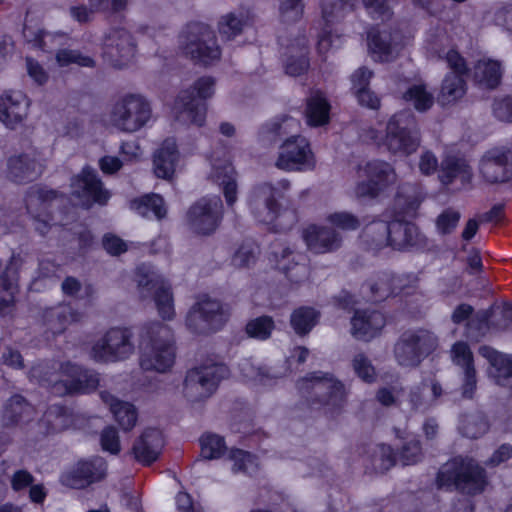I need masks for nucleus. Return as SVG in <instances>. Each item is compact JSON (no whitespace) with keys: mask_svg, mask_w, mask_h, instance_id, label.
<instances>
[{"mask_svg":"<svg viewBox=\"0 0 512 512\" xmlns=\"http://www.w3.org/2000/svg\"><path fill=\"white\" fill-rule=\"evenodd\" d=\"M437 489L474 497L489 485L486 469L474 458L457 455L443 464L435 477Z\"/></svg>","mask_w":512,"mask_h":512,"instance_id":"1","label":"nucleus"},{"mask_svg":"<svg viewBox=\"0 0 512 512\" xmlns=\"http://www.w3.org/2000/svg\"><path fill=\"white\" fill-rule=\"evenodd\" d=\"M362 237L367 248L374 252L388 246L398 251H423L428 247V239L419 227L400 218L388 223L374 222L364 229Z\"/></svg>","mask_w":512,"mask_h":512,"instance_id":"2","label":"nucleus"},{"mask_svg":"<svg viewBox=\"0 0 512 512\" xmlns=\"http://www.w3.org/2000/svg\"><path fill=\"white\" fill-rule=\"evenodd\" d=\"M296 386L305 399L304 404L310 410L323 411L331 418L342 412L346 402L345 388L333 374L322 371L310 372L300 378Z\"/></svg>","mask_w":512,"mask_h":512,"instance_id":"3","label":"nucleus"},{"mask_svg":"<svg viewBox=\"0 0 512 512\" xmlns=\"http://www.w3.org/2000/svg\"><path fill=\"white\" fill-rule=\"evenodd\" d=\"M145 343L140 356V367L145 371L165 373L176 359V346L172 330L161 322H152L145 326Z\"/></svg>","mask_w":512,"mask_h":512,"instance_id":"4","label":"nucleus"},{"mask_svg":"<svg viewBox=\"0 0 512 512\" xmlns=\"http://www.w3.org/2000/svg\"><path fill=\"white\" fill-rule=\"evenodd\" d=\"M279 190L271 183L263 182L255 185L249 198V207L254 218L275 233L289 230L294 221L295 215L292 212L283 210L277 200Z\"/></svg>","mask_w":512,"mask_h":512,"instance_id":"5","label":"nucleus"},{"mask_svg":"<svg viewBox=\"0 0 512 512\" xmlns=\"http://www.w3.org/2000/svg\"><path fill=\"white\" fill-rule=\"evenodd\" d=\"M179 44L184 55L195 64L208 67L221 58L215 31L203 22H188L179 34Z\"/></svg>","mask_w":512,"mask_h":512,"instance_id":"6","label":"nucleus"},{"mask_svg":"<svg viewBox=\"0 0 512 512\" xmlns=\"http://www.w3.org/2000/svg\"><path fill=\"white\" fill-rule=\"evenodd\" d=\"M216 81L212 76H201L192 86L181 90L175 98L174 106L179 113H185L191 123L202 127L206 122L207 100L215 93Z\"/></svg>","mask_w":512,"mask_h":512,"instance_id":"7","label":"nucleus"},{"mask_svg":"<svg viewBox=\"0 0 512 512\" xmlns=\"http://www.w3.org/2000/svg\"><path fill=\"white\" fill-rule=\"evenodd\" d=\"M437 338L427 330H407L394 345V357L402 367L415 368L437 347Z\"/></svg>","mask_w":512,"mask_h":512,"instance_id":"8","label":"nucleus"},{"mask_svg":"<svg viewBox=\"0 0 512 512\" xmlns=\"http://www.w3.org/2000/svg\"><path fill=\"white\" fill-rule=\"evenodd\" d=\"M416 126L414 114L402 110L393 114L386 125L384 145L393 154L410 155L419 147V139L413 134Z\"/></svg>","mask_w":512,"mask_h":512,"instance_id":"9","label":"nucleus"},{"mask_svg":"<svg viewBox=\"0 0 512 512\" xmlns=\"http://www.w3.org/2000/svg\"><path fill=\"white\" fill-rule=\"evenodd\" d=\"M229 373L228 366L222 363L191 368L184 378V392L189 397H192L195 392L194 401L205 400L216 392L220 382L227 378Z\"/></svg>","mask_w":512,"mask_h":512,"instance_id":"10","label":"nucleus"},{"mask_svg":"<svg viewBox=\"0 0 512 512\" xmlns=\"http://www.w3.org/2000/svg\"><path fill=\"white\" fill-rule=\"evenodd\" d=\"M228 320L222 303L206 297L195 303L185 319L187 329L196 335H209L220 331Z\"/></svg>","mask_w":512,"mask_h":512,"instance_id":"11","label":"nucleus"},{"mask_svg":"<svg viewBox=\"0 0 512 512\" xmlns=\"http://www.w3.org/2000/svg\"><path fill=\"white\" fill-rule=\"evenodd\" d=\"M135 276L140 290L153 295L159 316L163 320H172L175 316V309L171 287L151 266L145 263L136 267Z\"/></svg>","mask_w":512,"mask_h":512,"instance_id":"12","label":"nucleus"},{"mask_svg":"<svg viewBox=\"0 0 512 512\" xmlns=\"http://www.w3.org/2000/svg\"><path fill=\"white\" fill-rule=\"evenodd\" d=\"M151 114V106L143 96L127 94L114 104L111 117L117 128L131 133L144 127Z\"/></svg>","mask_w":512,"mask_h":512,"instance_id":"13","label":"nucleus"},{"mask_svg":"<svg viewBox=\"0 0 512 512\" xmlns=\"http://www.w3.org/2000/svg\"><path fill=\"white\" fill-rule=\"evenodd\" d=\"M357 0H322L321 12L324 27L317 41L319 54H326L331 48H339L343 44V34L332 29L334 23L343 20L347 13L352 12Z\"/></svg>","mask_w":512,"mask_h":512,"instance_id":"14","label":"nucleus"},{"mask_svg":"<svg viewBox=\"0 0 512 512\" xmlns=\"http://www.w3.org/2000/svg\"><path fill=\"white\" fill-rule=\"evenodd\" d=\"M107 475V460L99 455H92L76 461L70 470L62 474L61 481L69 488L82 490L102 482Z\"/></svg>","mask_w":512,"mask_h":512,"instance_id":"15","label":"nucleus"},{"mask_svg":"<svg viewBox=\"0 0 512 512\" xmlns=\"http://www.w3.org/2000/svg\"><path fill=\"white\" fill-rule=\"evenodd\" d=\"M365 179L357 182L355 195L358 199H376L394 182V168L383 160H370L363 169Z\"/></svg>","mask_w":512,"mask_h":512,"instance_id":"16","label":"nucleus"},{"mask_svg":"<svg viewBox=\"0 0 512 512\" xmlns=\"http://www.w3.org/2000/svg\"><path fill=\"white\" fill-rule=\"evenodd\" d=\"M223 218V204L219 196H204L190 206L187 220L191 229L199 235L216 231Z\"/></svg>","mask_w":512,"mask_h":512,"instance_id":"17","label":"nucleus"},{"mask_svg":"<svg viewBox=\"0 0 512 512\" xmlns=\"http://www.w3.org/2000/svg\"><path fill=\"white\" fill-rule=\"evenodd\" d=\"M71 188L72 195L86 208L95 204L104 206L111 198V193L104 187L97 172L88 166L72 178Z\"/></svg>","mask_w":512,"mask_h":512,"instance_id":"18","label":"nucleus"},{"mask_svg":"<svg viewBox=\"0 0 512 512\" xmlns=\"http://www.w3.org/2000/svg\"><path fill=\"white\" fill-rule=\"evenodd\" d=\"M128 329L111 328L91 348V356L97 362H110L127 358L133 351Z\"/></svg>","mask_w":512,"mask_h":512,"instance_id":"19","label":"nucleus"},{"mask_svg":"<svg viewBox=\"0 0 512 512\" xmlns=\"http://www.w3.org/2000/svg\"><path fill=\"white\" fill-rule=\"evenodd\" d=\"M313 160L308 140L297 134L286 138L276 160V166L285 171L302 170Z\"/></svg>","mask_w":512,"mask_h":512,"instance_id":"20","label":"nucleus"},{"mask_svg":"<svg viewBox=\"0 0 512 512\" xmlns=\"http://www.w3.org/2000/svg\"><path fill=\"white\" fill-rule=\"evenodd\" d=\"M366 34L369 52L381 60L387 59L395 48L404 44L403 32L396 23L387 28H381L379 24L371 25Z\"/></svg>","mask_w":512,"mask_h":512,"instance_id":"21","label":"nucleus"},{"mask_svg":"<svg viewBox=\"0 0 512 512\" xmlns=\"http://www.w3.org/2000/svg\"><path fill=\"white\" fill-rule=\"evenodd\" d=\"M137 45L133 35L124 28H113L105 39L104 54L112 65L123 68L134 58Z\"/></svg>","mask_w":512,"mask_h":512,"instance_id":"22","label":"nucleus"},{"mask_svg":"<svg viewBox=\"0 0 512 512\" xmlns=\"http://www.w3.org/2000/svg\"><path fill=\"white\" fill-rule=\"evenodd\" d=\"M62 373L68 379L61 381L65 394H90L97 390L100 378L94 370L67 361L61 365Z\"/></svg>","mask_w":512,"mask_h":512,"instance_id":"23","label":"nucleus"},{"mask_svg":"<svg viewBox=\"0 0 512 512\" xmlns=\"http://www.w3.org/2000/svg\"><path fill=\"white\" fill-rule=\"evenodd\" d=\"M351 334L360 341L369 342L381 334L386 326L385 315L374 309H355L350 320Z\"/></svg>","mask_w":512,"mask_h":512,"instance_id":"24","label":"nucleus"},{"mask_svg":"<svg viewBox=\"0 0 512 512\" xmlns=\"http://www.w3.org/2000/svg\"><path fill=\"white\" fill-rule=\"evenodd\" d=\"M164 447V438L160 430L148 427L134 441L132 454L142 466L149 467L156 462Z\"/></svg>","mask_w":512,"mask_h":512,"instance_id":"25","label":"nucleus"},{"mask_svg":"<svg viewBox=\"0 0 512 512\" xmlns=\"http://www.w3.org/2000/svg\"><path fill=\"white\" fill-rule=\"evenodd\" d=\"M30 100L21 91H8L0 97V121L10 129L22 124L28 114Z\"/></svg>","mask_w":512,"mask_h":512,"instance_id":"26","label":"nucleus"},{"mask_svg":"<svg viewBox=\"0 0 512 512\" xmlns=\"http://www.w3.org/2000/svg\"><path fill=\"white\" fill-rule=\"evenodd\" d=\"M302 237L308 250L316 254L336 251L342 244V238L338 232L316 224L308 225L303 230Z\"/></svg>","mask_w":512,"mask_h":512,"instance_id":"27","label":"nucleus"},{"mask_svg":"<svg viewBox=\"0 0 512 512\" xmlns=\"http://www.w3.org/2000/svg\"><path fill=\"white\" fill-rule=\"evenodd\" d=\"M38 166L36 159L25 153L11 156L7 160V177L17 184L32 182L42 173Z\"/></svg>","mask_w":512,"mask_h":512,"instance_id":"28","label":"nucleus"},{"mask_svg":"<svg viewBox=\"0 0 512 512\" xmlns=\"http://www.w3.org/2000/svg\"><path fill=\"white\" fill-rule=\"evenodd\" d=\"M80 318L81 314L68 305L47 308L42 315L46 332L54 337L64 333L69 324L78 322Z\"/></svg>","mask_w":512,"mask_h":512,"instance_id":"29","label":"nucleus"},{"mask_svg":"<svg viewBox=\"0 0 512 512\" xmlns=\"http://www.w3.org/2000/svg\"><path fill=\"white\" fill-rule=\"evenodd\" d=\"M19 270L11 265L6 266L0 274V316L11 314L16 305L19 293Z\"/></svg>","mask_w":512,"mask_h":512,"instance_id":"30","label":"nucleus"},{"mask_svg":"<svg viewBox=\"0 0 512 512\" xmlns=\"http://www.w3.org/2000/svg\"><path fill=\"white\" fill-rule=\"evenodd\" d=\"M292 255L293 251L289 247H285L280 255L277 252H272L269 256V261L274 263V269L281 272L287 280L291 283L299 284L307 275V267L305 264L295 261L294 258L291 259Z\"/></svg>","mask_w":512,"mask_h":512,"instance_id":"31","label":"nucleus"},{"mask_svg":"<svg viewBox=\"0 0 512 512\" xmlns=\"http://www.w3.org/2000/svg\"><path fill=\"white\" fill-rule=\"evenodd\" d=\"M331 104L321 90L314 91L305 106L306 123L310 127H322L330 122Z\"/></svg>","mask_w":512,"mask_h":512,"instance_id":"32","label":"nucleus"},{"mask_svg":"<svg viewBox=\"0 0 512 512\" xmlns=\"http://www.w3.org/2000/svg\"><path fill=\"white\" fill-rule=\"evenodd\" d=\"M32 406L26 398L20 394L12 395L4 404L2 412V424L10 428L19 423L31 420Z\"/></svg>","mask_w":512,"mask_h":512,"instance_id":"33","label":"nucleus"},{"mask_svg":"<svg viewBox=\"0 0 512 512\" xmlns=\"http://www.w3.org/2000/svg\"><path fill=\"white\" fill-rule=\"evenodd\" d=\"M458 177L463 180H470L472 177V170L470 165L464 158L455 155L445 156L439 166L438 178L439 181L448 186L452 184Z\"/></svg>","mask_w":512,"mask_h":512,"instance_id":"34","label":"nucleus"},{"mask_svg":"<svg viewBox=\"0 0 512 512\" xmlns=\"http://www.w3.org/2000/svg\"><path fill=\"white\" fill-rule=\"evenodd\" d=\"M423 201L420 192L412 186H401L394 199L396 218H415Z\"/></svg>","mask_w":512,"mask_h":512,"instance_id":"35","label":"nucleus"},{"mask_svg":"<svg viewBox=\"0 0 512 512\" xmlns=\"http://www.w3.org/2000/svg\"><path fill=\"white\" fill-rule=\"evenodd\" d=\"M475 83L486 89H496L502 79L501 63L494 59H480L474 65Z\"/></svg>","mask_w":512,"mask_h":512,"instance_id":"36","label":"nucleus"},{"mask_svg":"<svg viewBox=\"0 0 512 512\" xmlns=\"http://www.w3.org/2000/svg\"><path fill=\"white\" fill-rule=\"evenodd\" d=\"M179 158V152L175 144L163 145L154 154L153 166L156 177L171 179Z\"/></svg>","mask_w":512,"mask_h":512,"instance_id":"37","label":"nucleus"},{"mask_svg":"<svg viewBox=\"0 0 512 512\" xmlns=\"http://www.w3.org/2000/svg\"><path fill=\"white\" fill-rule=\"evenodd\" d=\"M72 417L71 408L65 404L55 403L47 407L42 421L45 422L48 433H58L71 426Z\"/></svg>","mask_w":512,"mask_h":512,"instance_id":"38","label":"nucleus"},{"mask_svg":"<svg viewBox=\"0 0 512 512\" xmlns=\"http://www.w3.org/2000/svg\"><path fill=\"white\" fill-rule=\"evenodd\" d=\"M129 207L140 216L146 217L153 214L159 220L167 214L164 198L156 193H149L132 199Z\"/></svg>","mask_w":512,"mask_h":512,"instance_id":"39","label":"nucleus"},{"mask_svg":"<svg viewBox=\"0 0 512 512\" xmlns=\"http://www.w3.org/2000/svg\"><path fill=\"white\" fill-rule=\"evenodd\" d=\"M320 311L311 306H300L290 316V324L298 336H306L318 324Z\"/></svg>","mask_w":512,"mask_h":512,"instance_id":"40","label":"nucleus"},{"mask_svg":"<svg viewBox=\"0 0 512 512\" xmlns=\"http://www.w3.org/2000/svg\"><path fill=\"white\" fill-rule=\"evenodd\" d=\"M467 75L447 73L441 85L439 101L442 105L450 104L460 99L466 92Z\"/></svg>","mask_w":512,"mask_h":512,"instance_id":"41","label":"nucleus"},{"mask_svg":"<svg viewBox=\"0 0 512 512\" xmlns=\"http://www.w3.org/2000/svg\"><path fill=\"white\" fill-rule=\"evenodd\" d=\"M402 99L411 103L418 112H426L434 105V96L427 91L425 84H413L403 93Z\"/></svg>","mask_w":512,"mask_h":512,"instance_id":"42","label":"nucleus"},{"mask_svg":"<svg viewBox=\"0 0 512 512\" xmlns=\"http://www.w3.org/2000/svg\"><path fill=\"white\" fill-rule=\"evenodd\" d=\"M199 443L201 456L207 460L220 459L228 450L225 438L212 432L202 434Z\"/></svg>","mask_w":512,"mask_h":512,"instance_id":"43","label":"nucleus"},{"mask_svg":"<svg viewBox=\"0 0 512 512\" xmlns=\"http://www.w3.org/2000/svg\"><path fill=\"white\" fill-rule=\"evenodd\" d=\"M229 459L233 462V471L252 476L259 470L258 457L246 450L240 448H231L228 454Z\"/></svg>","mask_w":512,"mask_h":512,"instance_id":"44","label":"nucleus"},{"mask_svg":"<svg viewBox=\"0 0 512 512\" xmlns=\"http://www.w3.org/2000/svg\"><path fill=\"white\" fill-rule=\"evenodd\" d=\"M275 329L274 319L269 315H261L247 321L244 331L248 338L266 341Z\"/></svg>","mask_w":512,"mask_h":512,"instance_id":"45","label":"nucleus"},{"mask_svg":"<svg viewBox=\"0 0 512 512\" xmlns=\"http://www.w3.org/2000/svg\"><path fill=\"white\" fill-rule=\"evenodd\" d=\"M400 0H362L368 16L373 20L390 21L394 16L393 6Z\"/></svg>","mask_w":512,"mask_h":512,"instance_id":"46","label":"nucleus"},{"mask_svg":"<svg viewBox=\"0 0 512 512\" xmlns=\"http://www.w3.org/2000/svg\"><path fill=\"white\" fill-rule=\"evenodd\" d=\"M112 414L118 426L125 432L131 431L138 420V411L130 402L122 401L116 404Z\"/></svg>","mask_w":512,"mask_h":512,"instance_id":"47","label":"nucleus"},{"mask_svg":"<svg viewBox=\"0 0 512 512\" xmlns=\"http://www.w3.org/2000/svg\"><path fill=\"white\" fill-rule=\"evenodd\" d=\"M436 53L439 59H442L447 63L448 68L452 71L450 74H469L467 61L458 51L455 44L447 51L444 48H438Z\"/></svg>","mask_w":512,"mask_h":512,"instance_id":"48","label":"nucleus"},{"mask_svg":"<svg viewBox=\"0 0 512 512\" xmlns=\"http://www.w3.org/2000/svg\"><path fill=\"white\" fill-rule=\"evenodd\" d=\"M90 8L81 4L71 6L70 15L76 22L86 24L92 20L95 12H104L108 10L109 0H89Z\"/></svg>","mask_w":512,"mask_h":512,"instance_id":"49","label":"nucleus"},{"mask_svg":"<svg viewBox=\"0 0 512 512\" xmlns=\"http://www.w3.org/2000/svg\"><path fill=\"white\" fill-rule=\"evenodd\" d=\"M56 61L61 67L76 64L80 67L94 68L96 61L88 55L82 54L79 50L63 48L57 51Z\"/></svg>","mask_w":512,"mask_h":512,"instance_id":"50","label":"nucleus"},{"mask_svg":"<svg viewBox=\"0 0 512 512\" xmlns=\"http://www.w3.org/2000/svg\"><path fill=\"white\" fill-rule=\"evenodd\" d=\"M483 355L488 359L492 367L496 369L499 376L504 378L512 377V355L503 354L491 347H483Z\"/></svg>","mask_w":512,"mask_h":512,"instance_id":"51","label":"nucleus"},{"mask_svg":"<svg viewBox=\"0 0 512 512\" xmlns=\"http://www.w3.org/2000/svg\"><path fill=\"white\" fill-rule=\"evenodd\" d=\"M479 170L483 179L488 183H512V168H502L495 164L480 162Z\"/></svg>","mask_w":512,"mask_h":512,"instance_id":"52","label":"nucleus"},{"mask_svg":"<svg viewBox=\"0 0 512 512\" xmlns=\"http://www.w3.org/2000/svg\"><path fill=\"white\" fill-rule=\"evenodd\" d=\"M352 367L357 377L363 382L371 384L376 381V369L364 353H358L353 357Z\"/></svg>","mask_w":512,"mask_h":512,"instance_id":"53","label":"nucleus"},{"mask_svg":"<svg viewBox=\"0 0 512 512\" xmlns=\"http://www.w3.org/2000/svg\"><path fill=\"white\" fill-rule=\"evenodd\" d=\"M422 456V445L416 436L407 440L399 451V459L404 466L418 463Z\"/></svg>","mask_w":512,"mask_h":512,"instance_id":"54","label":"nucleus"},{"mask_svg":"<svg viewBox=\"0 0 512 512\" xmlns=\"http://www.w3.org/2000/svg\"><path fill=\"white\" fill-rule=\"evenodd\" d=\"M451 356L453 363L463 370L475 368L474 356L470 346L464 341H457L452 345Z\"/></svg>","mask_w":512,"mask_h":512,"instance_id":"55","label":"nucleus"},{"mask_svg":"<svg viewBox=\"0 0 512 512\" xmlns=\"http://www.w3.org/2000/svg\"><path fill=\"white\" fill-rule=\"evenodd\" d=\"M326 221L343 231H355L361 225L359 218L347 211L330 213L326 217Z\"/></svg>","mask_w":512,"mask_h":512,"instance_id":"56","label":"nucleus"},{"mask_svg":"<svg viewBox=\"0 0 512 512\" xmlns=\"http://www.w3.org/2000/svg\"><path fill=\"white\" fill-rule=\"evenodd\" d=\"M244 22L234 13H228L223 16L218 23V30L222 37L231 40L241 34Z\"/></svg>","mask_w":512,"mask_h":512,"instance_id":"57","label":"nucleus"},{"mask_svg":"<svg viewBox=\"0 0 512 512\" xmlns=\"http://www.w3.org/2000/svg\"><path fill=\"white\" fill-rule=\"evenodd\" d=\"M461 215L458 211L447 208L443 210L436 218L435 225L441 235L451 234L457 227Z\"/></svg>","mask_w":512,"mask_h":512,"instance_id":"58","label":"nucleus"},{"mask_svg":"<svg viewBox=\"0 0 512 512\" xmlns=\"http://www.w3.org/2000/svg\"><path fill=\"white\" fill-rule=\"evenodd\" d=\"M258 247L253 243H242L232 257V263L238 268H247L254 264L257 258Z\"/></svg>","mask_w":512,"mask_h":512,"instance_id":"59","label":"nucleus"},{"mask_svg":"<svg viewBox=\"0 0 512 512\" xmlns=\"http://www.w3.org/2000/svg\"><path fill=\"white\" fill-rule=\"evenodd\" d=\"M386 278L387 275L383 274L382 276L378 277L377 281H367L366 283L363 284V286H367L369 288L372 301L380 302L394 295V291Z\"/></svg>","mask_w":512,"mask_h":512,"instance_id":"60","label":"nucleus"},{"mask_svg":"<svg viewBox=\"0 0 512 512\" xmlns=\"http://www.w3.org/2000/svg\"><path fill=\"white\" fill-rule=\"evenodd\" d=\"M100 445L103 451L112 455H118L120 453V438L115 427L107 426L102 430L100 435Z\"/></svg>","mask_w":512,"mask_h":512,"instance_id":"61","label":"nucleus"},{"mask_svg":"<svg viewBox=\"0 0 512 512\" xmlns=\"http://www.w3.org/2000/svg\"><path fill=\"white\" fill-rule=\"evenodd\" d=\"M102 247L111 256H120L128 251L127 243L111 232L102 236Z\"/></svg>","mask_w":512,"mask_h":512,"instance_id":"62","label":"nucleus"},{"mask_svg":"<svg viewBox=\"0 0 512 512\" xmlns=\"http://www.w3.org/2000/svg\"><path fill=\"white\" fill-rule=\"evenodd\" d=\"M309 66L310 61L307 55L290 56L285 62L284 71L289 76L297 77L305 74Z\"/></svg>","mask_w":512,"mask_h":512,"instance_id":"63","label":"nucleus"},{"mask_svg":"<svg viewBox=\"0 0 512 512\" xmlns=\"http://www.w3.org/2000/svg\"><path fill=\"white\" fill-rule=\"evenodd\" d=\"M493 115L504 122H512V97L505 96L493 103Z\"/></svg>","mask_w":512,"mask_h":512,"instance_id":"64","label":"nucleus"}]
</instances>
